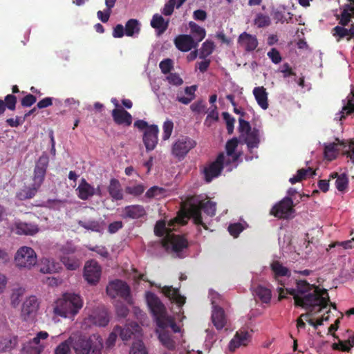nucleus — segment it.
Returning <instances> with one entry per match:
<instances>
[{
	"label": "nucleus",
	"instance_id": "30",
	"mask_svg": "<svg viewBox=\"0 0 354 354\" xmlns=\"http://www.w3.org/2000/svg\"><path fill=\"white\" fill-rule=\"evenodd\" d=\"M17 99L13 94H8L4 100H0V115H3L6 109L14 111L16 109Z\"/></svg>",
	"mask_w": 354,
	"mask_h": 354
},
{
	"label": "nucleus",
	"instance_id": "16",
	"mask_svg": "<svg viewBox=\"0 0 354 354\" xmlns=\"http://www.w3.org/2000/svg\"><path fill=\"white\" fill-rule=\"evenodd\" d=\"M176 47L182 52H187L198 46L194 37L189 35H179L174 39Z\"/></svg>",
	"mask_w": 354,
	"mask_h": 354
},
{
	"label": "nucleus",
	"instance_id": "9",
	"mask_svg": "<svg viewBox=\"0 0 354 354\" xmlns=\"http://www.w3.org/2000/svg\"><path fill=\"white\" fill-rule=\"evenodd\" d=\"M294 206L291 197L286 196L272 207L270 214L279 218L289 219L293 217Z\"/></svg>",
	"mask_w": 354,
	"mask_h": 354
},
{
	"label": "nucleus",
	"instance_id": "21",
	"mask_svg": "<svg viewBox=\"0 0 354 354\" xmlns=\"http://www.w3.org/2000/svg\"><path fill=\"white\" fill-rule=\"evenodd\" d=\"M238 43L248 52L254 50L258 46L257 37L246 32H243L239 36Z\"/></svg>",
	"mask_w": 354,
	"mask_h": 354
},
{
	"label": "nucleus",
	"instance_id": "26",
	"mask_svg": "<svg viewBox=\"0 0 354 354\" xmlns=\"http://www.w3.org/2000/svg\"><path fill=\"white\" fill-rule=\"evenodd\" d=\"M107 189L113 201H122L124 198L121 184L118 179L111 178Z\"/></svg>",
	"mask_w": 354,
	"mask_h": 354
},
{
	"label": "nucleus",
	"instance_id": "18",
	"mask_svg": "<svg viewBox=\"0 0 354 354\" xmlns=\"http://www.w3.org/2000/svg\"><path fill=\"white\" fill-rule=\"evenodd\" d=\"M19 344L18 337L12 334L0 336V353H11Z\"/></svg>",
	"mask_w": 354,
	"mask_h": 354
},
{
	"label": "nucleus",
	"instance_id": "32",
	"mask_svg": "<svg viewBox=\"0 0 354 354\" xmlns=\"http://www.w3.org/2000/svg\"><path fill=\"white\" fill-rule=\"evenodd\" d=\"M151 26L157 30L158 35H161L167 29L169 21H166L162 16L159 14H155L151 21Z\"/></svg>",
	"mask_w": 354,
	"mask_h": 354
},
{
	"label": "nucleus",
	"instance_id": "37",
	"mask_svg": "<svg viewBox=\"0 0 354 354\" xmlns=\"http://www.w3.org/2000/svg\"><path fill=\"white\" fill-rule=\"evenodd\" d=\"M315 174V171H314L311 167H308L306 169L302 168L299 169L297 171V175L290 178L289 181L292 184H295L296 183L300 182L306 179L308 176H313Z\"/></svg>",
	"mask_w": 354,
	"mask_h": 354
},
{
	"label": "nucleus",
	"instance_id": "20",
	"mask_svg": "<svg viewBox=\"0 0 354 354\" xmlns=\"http://www.w3.org/2000/svg\"><path fill=\"white\" fill-rule=\"evenodd\" d=\"M146 214V210L142 205H130L124 208L122 216L124 218L138 219L144 217Z\"/></svg>",
	"mask_w": 354,
	"mask_h": 354
},
{
	"label": "nucleus",
	"instance_id": "22",
	"mask_svg": "<svg viewBox=\"0 0 354 354\" xmlns=\"http://www.w3.org/2000/svg\"><path fill=\"white\" fill-rule=\"evenodd\" d=\"M162 292L179 307H181L185 302V297L180 295L178 288H174L172 286H164L162 288Z\"/></svg>",
	"mask_w": 354,
	"mask_h": 354
},
{
	"label": "nucleus",
	"instance_id": "36",
	"mask_svg": "<svg viewBox=\"0 0 354 354\" xmlns=\"http://www.w3.org/2000/svg\"><path fill=\"white\" fill-rule=\"evenodd\" d=\"M140 31V24L136 19L128 20L125 24V35L128 37H133L138 35Z\"/></svg>",
	"mask_w": 354,
	"mask_h": 354
},
{
	"label": "nucleus",
	"instance_id": "54",
	"mask_svg": "<svg viewBox=\"0 0 354 354\" xmlns=\"http://www.w3.org/2000/svg\"><path fill=\"white\" fill-rule=\"evenodd\" d=\"M222 115L226 123L227 133L232 134L234 131V118L227 112H223Z\"/></svg>",
	"mask_w": 354,
	"mask_h": 354
},
{
	"label": "nucleus",
	"instance_id": "13",
	"mask_svg": "<svg viewBox=\"0 0 354 354\" xmlns=\"http://www.w3.org/2000/svg\"><path fill=\"white\" fill-rule=\"evenodd\" d=\"M101 272V267L97 261L90 260L86 262L84 268V277L89 284H96L100 279Z\"/></svg>",
	"mask_w": 354,
	"mask_h": 354
},
{
	"label": "nucleus",
	"instance_id": "27",
	"mask_svg": "<svg viewBox=\"0 0 354 354\" xmlns=\"http://www.w3.org/2000/svg\"><path fill=\"white\" fill-rule=\"evenodd\" d=\"M16 233L19 235L32 236L39 232L37 225L25 222H17L15 223Z\"/></svg>",
	"mask_w": 354,
	"mask_h": 354
},
{
	"label": "nucleus",
	"instance_id": "63",
	"mask_svg": "<svg viewBox=\"0 0 354 354\" xmlns=\"http://www.w3.org/2000/svg\"><path fill=\"white\" fill-rule=\"evenodd\" d=\"M205 104L203 101H198L191 104V110L196 113H201L205 112Z\"/></svg>",
	"mask_w": 354,
	"mask_h": 354
},
{
	"label": "nucleus",
	"instance_id": "8",
	"mask_svg": "<svg viewBox=\"0 0 354 354\" xmlns=\"http://www.w3.org/2000/svg\"><path fill=\"white\" fill-rule=\"evenodd\" d=\"M196 142L187 136H181L173 143L171 154L178 160H183L187 153L196 146Z\"/></svg>",
	"mask_w": 354,
	"mask_h": 354
},
{
	"label": "nucleus",
	"instance_id": "53",
	"mask_svg": "<svg viewBox=\"0 0 354 354\" xmlns=\"http://www.w3.org/2000/svg\"><path fill=\"white\" fill-rule=\"evenodd\" d=\"M115 331L117 332L118 335H120L123 341L129 339L133 335V332L127 326L122 328L117 326L115 327Z\"/></svg>",
	"mask_w": 354,
	"mask_h": 354
},
{
	"label": "nucleus",
	"instance_id": "44",
	"mask_svg": "<svg viewBox=\"0 0 354 354\" xmlns=\"http://www.w3.org/2000/svg\"><path fill=\"white\" fill-rule=\"evenodd\" d=\"M257 297L263 303H270L272 298V293L270 289L263 286H259L256 290Z\"/></svg>",
	"mask_w": 354,
	"mask_h": 354
},
{
	"label": "nucleus",
	"instance_id": "28",
	"mask_svg": "<svg viewBox=\"0 0 354 354\" xmlns=\"http://www.w3.org/2000/svg\"><path fill=\"white\" fill-rule=\"evenodd\" d=\"M76 191L78 192V197L82 200H87L95 195V188L84 178H82Z\"/></svg>",
	"mask_w": 354,
	"mask_h": 354
},
{
	"label": "nucleus",
	"instance_id": "3",
	"mask_svg": "<svg viewBox=\"0 0 354 354\" xmlns=\"http://www.w3.org/2000/svg\"><path fill=\"white\" fill-rule=\"evenodd\" d=\"M48 165V158L46 156H41L39 158L34 169L33 183L31 186L26 187L17 193L16 196L19 200L30 199L36 195L45 179Z\"/></svg>",
	"mask_w": 354,
	"mask_h": 354
},
{
	"label": "nucleus",
	"instance_id": "51",
	"mask_svg": "<svg viewBox=\"0 0 354 354\" xmlns=\"http://www.w3.org/2000/svg\"><path fill=\"white\" fill-rule=\"evenodd\" d=\"M71 348V342H69L68 337L56 347L55 354H69Z\"/></svg>",
	"mask_w": 354,
	"mask_h": 354
},
{
	"label": "nucleus",
	"instance_id": "61",
	"mask_svg": "<svg viewBox=\"0 0 354 354\" xmlns=\"http://www.w3.org/2000/svg\"><path fill=\"white\" fill-rule=\"evenodd\" d=\"M267 55L274 64H279L281 61L280 53L275 48H272Z\"/></svg>",
	"mask_w": 354,
	"mask_h": 354
},
{
	"label": "nucleus",
	"instance_id": "29",
	"mask_svg": "<svg viewBox=\"0 0 354 354\" xmlns=\"http://www.w3.org/2000/svg\"><path fill=\"white\" fill-rule=\"evenodd\" d=\"M253 95L259 106L266 110L268 108V93L263 86H257L253 89Z\"/></svg>",
	"mask_w": 354,
	"mask_h": 354
},
{
	"label": "nucleus",
	"instance_id": "43",
	"mask_svg": "<svg viewBox=\"0 0 354 354\" xmlns=\"http://www.w3.org/2000/svg\"><path fill=\"white\" fill-rule=\"evenodd\" d=\"M239 140L236 138H233L228 140L225 145L227 155L232 157L234 162L236 161L239 156L234 153V151L238 146Z\"/></svg>",
	"mask_w": 354,
	"mask_h": 354
},
{
	"label": "nucleus",
	"instance_id": "59",
	"mask_svg": "<svg viewBox=\"0 0 354 354\" xmlns=\"http://www.w3.org/2000/svg\"><path fill=\"white\" fill-rule=\"evenodd\" d=\"M160 68L162 73H169L173 68V62L170 59H165L160 62Z\"/></svg>",
	"mask_w": 354,
	"mask_h": 354
},
{
	"label": "nucleus",
	"instance_id": "1",
	"mask_svg": "<svg viewBox=\"0 0 354 354\" xmlns=\"http://www.w3.org/2000/svg\"><path fill=\"white\" fill-rule=\"evenodd\" d=\"M293 296L295 305L305 309L317 308L318 312L327 307L329 295L327 290L310 284L306 280H297L296 288H279V300L286 299L284 292Z\"/></svg>",
	"mask_w": 354,
	"mask_h": 354
},
{
	"label": "nucleus",
	"instance_id": "10",
	"mask_svg": "<svg viewBox=\"0 0 354 354\" xmlns=\"http://www.w3.org/2000/svg\"><path fill=\"white\" fill-rule=\"evenodd\" d=\"M106 293L111 298L118 297L127 303H131L130 288L121 280L116 279L110 282L106 286Z\"/></svg>",
	"mask_w": 354,
	"mask_h": 354
},
{
	"label": "nucleus",
	"instance_id": "12",
	"mask_svg": "<svg viewBox=\"0 0 354 354\" xmlns=\"http://www.w3.org/2000/svg\"><path fill=\"white\" fill-rule=\"evenodd\" d=\"M225 155L221 153L216 160L204 167L203 174L206 183H210L214 178L219 176L223 169Z\"/></svg>",
	"mask_w": 354,
	"mask_h": 354
},
{
	"label": "nucleus",
	"instance_id": "46",
	"mask_svg": "<svg viewBox=\"0 0 354 354\" xmlns=\"http://www.w3.org/2000/svg\"><path fill=\"white\" fill-rule=\"evenodd\" d=\"M145 190V187L142 184H138L133 186H127L124 189L126 194L134 197L140 196Z\"/></svg>",
	"mask_w": 354,
	"mask_h": 354
},
{
	"label": "nucleus",
	"instance_id": "6",
	"mask_svg": "<svg viewBox=\"0 0 354 354\" xmlns=\"http://www.w3.org/2000/svg\"><path fill=\"white\" fill-rule=\"evenodd\" d=\"M82 306L83 301L79 295L68 292L57 301L54 312L61 317H68L76 315Z\"/></svg>",
	"mask_w": 354,
	"mask_h": 354
},
{
	"label": "nucleus",
	"instance_id": "57",
	"mask_svg": "<svg viewBox=\"0 0 354 354\" xmlns=\"http://www.w3.org/2000/svg\"><path fill=\"white\" fill-rule=\"evenodd\" d=\"M243 229V226L240 223H232L228 226V232L234 237H237Z\"/></svg>",
	"mask_w": 354,
	"mask_h": 354
},
{
	"label": "nucleus",
	"instance_id": "19",
	"mask_svg": "<svg viewBox=\"0 0 354 354\" xmlns=\"http://www.w3.org/2000/svg\"><path fill=\"white\" fill-rule=\"evenodd\" d=\"M114 122L118 125L130 126L132 123L131 115L123 108H115L111 112Z\"/></svg>",
	"mask_w": 354,
	"mask_h": 354
},
{
	"label": "nucleus",
	"instance_id": "4",
	"mask_svg": "<svg viewBox=\"0 0 354 354\" xmlns=\"http://www.w3.org/2000/svg\"><path fill=\"white\" fill-rule=\"evenodd\" d=\"M188 205V212L193 218L195 224L205 226L203 222L201 212L210 216L216 214V203L210 200H199L197 196H189L186 201Z\"/></svg>",
	"mask_w": 354,
	"mask_h": 354
},
{
	"label": "nucleus",
	"instance_id": "34",
	"mask_svg": "<svg viewBox=\"0 0 354 354\" xmlns=\"http://www.w3.org/2000/svg\"><path fill=\"white\" fill-rule=\"evenodd\" d=\"M347 99L346 104L343 106L342 111L337 114L336 118H338L339 120H342L346 115L354 113V89L351 91V96L348 95Z\"/></svg>",
	"mask_w": 354,
	"mask_h": 354
},
{
	"label": "nucleus",
	"instance_id": "31",
	"mask_svg": "<svg viewBox=\"0 0 354 354\" xmlns=\"http://www.w3.org/2000/svg\"><path fill=\"white\" fill-rule=\"evenodd\" d=\"M336 140L339 142L338 144L333 142V143H330L328 145H326L324 147V158L328 160L331 161L336 158L337 151H338V149L337 148L338 145H340L343 146L344 147H347L346 142L344 140L339 141V139H336Z\"/></svg>",
	"mask_w": 354,
	"mask_h": 354
},
{
	"label": "nucleus",
	"instance_id": "15",
	"mask_svg": "<svg viewBox=\"0 0 354 354\" xmlns=\"http://www.w3.org/2000/svg\"><path fill=\"white\" fill-rule=\"evenodd\" d=\"M159 129L157 125H150L144 132L143 142L147 151L153 150L158 141Z\"/></svg>",
	"mask_w": 354,
	"mask_h": 354
},
{
	"label": "nucleus",
	"instance_id": "2",
	"mask_svg": "<svg viewBox=\"0 0 354 354\" xmlns=\"http://www.w3.org/2000/svg\"><path fill=\"white\" fill-rule=\"evenodd\" d=\"M146 301L157 326L156 333L159 342L167 350L174 351L176 344L167 329L169 328L174 333H177L180 332V327L167 315L165 306L155 294L148 292L146 294Z\"/></svg>",
	"mask_w": 354,
	"mask_h": 354
},
{
	"label": "nucleus",
	"instance_id": "52",
	"mask_svg": "<svg viewBox=\"0 0 354 354\" xmlns=\"http://www.w3.org/2000/svg\"><path fill=\"white\" fill-rule=\"evenodd\" d=\"M44 348V346H35L28 342L23 347V351L26 354H41Z\"/></svg>",
	"mask_w": 354,
	"mask_h": 354
},
{
	"label": "nucleus",
	"instance_id": "33",
	"mask_svg": "<svg viewBox=\"0 0 354 354\" xmlns=\"http://www.w3.org/2000/svg\"><path fill=\"white\" fill-rule=\"evenodd\" d=\"M90 319L94 325L100 327L106 326L109 322V315L106 310L93 313Z\"/></svg>",
	"mask_w": 354,
	"mask_h": 354
},
{
	"label": "nucleus",
	"instance_id": "60",
	"mask_svg": "<svg viewBox=\"0 0 354 354\" xmlns=\"http://www.w3.org/2000/svg\"><path fill=\"white\" fill-rule=\"evenodd\" d=\"M176 4V0H169V1L165 4L162 13L165 16H170L174 12Z\"/></svg>",
	"mask_w": 354,
	"mask_h": 354
},
{
	"label": "nucleus",
	"instance_id": "7",
	"mask_svg": "<svg viewBox=\"0 0 354 354\" xmlns=\"http://www.w3.org/2000/svg\"><path fill=\"white\" fill-rule=\"evenodd\" d=\"M15 262L20 270H30L37 263V254L32 248L23 246L17 250Z\"/></svg>",
	"mask_w": 354,
	"mask_h": 354
},
{
	"label": "nucleus",
	"instance_id": "23",
	"mask_svg": "<svg viewBox=\"0 0 354 354\" xmlns=\"http://www.w3.org/2000/svg\"><path fill=\"white\" fill-rule=\"evenodd\" d=\"M60 260L68 270H75L80 266V260L77 255L74 254V250L71 252H64L63 255L60 257Z\"/></svg>",
	"mask_w": 354,
	"mask_h": 354
},
{
	"label": "nucleus",
	"instance_id": "50",
	"mask_svg": "<svg viewBox=\"0 0 354 354\" xmlns=\"http://www.w3.org/2000/svg\"><path fill=\"white\" fill-rule=\"evenodd\" d=\"M254 25L258 28H264L270 24V19L268 15L259 13L257 14L254 19Z\"/></svg>",
	"mask_w": 354,
	"mask_h": 354
},
{
	"label": "nucleus",
	"instance_id": "64",
	"mask_svg": "<svg viewBox=\"0 0 354 354\" xmlns=\"http://www.w3.org/2000/svg\"><path fill=\"white\" fill-rule=\"evenodd\" d=\"M6 122L7 125L10 127H17L21 125L24 122V120L22 117L17 115L15 118H8Z\"/></svg>",
	"mask_w": 354,
	"mask_h": 354
},
{
	"label": "nucleus",
	"instance_id": "11",
	"mask_svg": "<svg viewBox=\"0 0 354 354\" xmlns=\"http://www.w3.org/2000/svg\"><path fill=\"white\" fill-rule=\"evenodd\" d=\"M154 233L158 236H163L166 235L168 240H162L159 243H188L185 236L183 235L175 234L168 232L166 227L165 221L159 220L156 222L154 227Z\"/></svg>",
	"mask_w": 354,
	"mask_h": 354
},
{
	"label": "nucleus",
	"instance_id": "42",
	"mask_svg": "<svg viewBox=\"0 0 354 354\" xmlns=\"http://www.w3.org/2000/svg\"><path fill=\"white\" fill-rule=\"evenodd\" d=\"M39 271L44 274H50L57 270L55 264L49 259L43 258L39 264Z\"/></svg>",
	"mask_w": 354,
	"mask_h": 354
},
{
	"label": "nucleus",
	"instance_id": "5",
	"mask_svg": "<svg viewBox=\"0 0 354 354\" xmlns=\"http://www.w3.org/2000/svg\"><path fill=\"white\" fill-rule=\"evenodd\" d=\"M69 342L75 354H102L103 343L100 337L93 342L84 335L73 334L69 337Z\"/></svg>",
	"mask_w": 354,
	"mask_h": 354
},
{
	"label": "nucleus",
	"instance_id": "40",
	"mask_svg": "<svg viewBox=\"0 0 354 354\" xmlns=\"http://www.w3.org/2000/svg\"><path fill=\"white\" fill-rule=\"evenodd\" d=\"M189 27L191 30V32L193 35V37L196 40L195 42H198V44L205 37L206 31L205 28L201 27L195 22L190 21L189 23Z\"/></svg>",
	"mask_w": 354,
	"mask_h": 354
},
{
	"label": "nucleus",
	"instance_id": "49",
	"mask_svg": "<svg viewBox=\"0 0 354 354\" xmlns=\"http://www.w3.org/2000/svg\"><path fill=\"white\" fill-rule=\"evenodd\" d=\"M78 225L86 230H91L92 231L98 232L100 228V223L97 221H79Z\"/></svg>",
	"mask_w": 354,
	"mask_h": 354
},
{
	"label": "nucleus",
	"instance_id": "17",
	"mask_svg": "<svg viewBox=\"0 0 354 354\" xmlns=\"http://www.w3.org/2000/svg\"><path fill=\"white\" fill-rule=\"evenodd\" d=\"M251 340V335L247 330L238 331L234 337L230 342V351L234 352L242 346H247Z\"/></svg>",
	"mask_w": 354,
	"mask_h": 354
},
{
	"label": "nucleus",
	"instance_id": "55",
	"mask_svg": "<svg viewBox=\"0 0 354 354\" xmlns=\"http://www.w3.org/2000/svg\"><path fill=\"white\" fill-rule=\"evenodd\" d=\"M129 354H147V350L141 341L134 342Z\"/></svg>",
	"mask_w": 354,
	"mask_h": 354
},
{
	"label": "nucleus",
	"instance_id": "24",
	"mask_svg": "<svg viewBox=\"0 0 354 354\" xmlns=\"http://www.w3.org/2000/svg\"><path fill=\"white\" fill-rule=\"evenodd\" d=\"M160 249L173 258H182L189 245H158Z\"/></svg>",
	"mask_w": 354,
	"mask_h": 354
},
{
	"label": "nucleus",
	"instance_id": "47",
	"mask_svg": "<svg viewBox=\"0 0 354 354\" xmlns=\"http://www.w3.org/2000/svg\"><path fill=\"white\" fill-rule=\"evenodd\" d=\"M348 185V178L346 174H342L335 180V187L339 192H344Z\"/></svg>",
	"mask_w": 354,
	"mask_h": 354
},
{
	"label": "nucleus",
	"instance_id": "38",
	"mask_svg": "<svg viewBox=\"0 0 354 354\" xmlns=\"http://www.w3.org/2000/svg\"><path fill=\"white\" fill-rule=\"evenodd\" d=\"M353 17H354V6L350 4H345L341 13L339 24L342 26H346L349 24Z\"/></svg>",
	"mask_w": 354,
	"mask_h": 354
},
{
	"label": "nucleus",
	"instance_id": "25",
	"mask_svg": "<svg viewBox=\"0 0 354 354\" xmlns=\"http://www.w3.org/2000/svg\"><path fill=\"white\" fill-rule=\"evenodd\" d=\"M212 322L216 329L222 330L226 326V317L225 311L222 308L216 306L212 313Z\"/></svg>",
	"mask_w": 354,
	"mask_h": 354
},
{
	"label": "nucleus",
	"instance_id": "41",
	"mask_svg": "<svg viewBox=\"0 0 354 354\" xmlns=\"http://www.w3.org/2000/svg\"><path fill=\"white\" fill-rule=\"evenodd\" d=\"M214 48L215 45L214 41L211 40H206L203 43L202 46L199 50V58L205 59L213 53Z\"/></svg>",
	"mask_w": 354,
	"mask_h": 354
},
{
	"label": "nucleus",
	"instance_id": "35",
	"mask_svg": "<svg viewBox=\"0 0 354 354\" xmlns=\"http://www.w3.org/2000/svg\"><path fill=\"white\" fill-rule=\"evenodd\" d=\"M244 141L250 149L258 147L260 142L259 130L253 129L247 133Z\"/></svg>",
	"mask_w": 354,
	"mask_h": 354
},
{
	"label": "nucleus",
	"instance_id": "14",
	"mask_svg": "<svg viewBox=\"0 0 354 354\" xmlns=\"http://www.w3.org/2000/svg\"><path fill=\"white\" fill-rule=\"evenodd\" d=\"M39 303L35 296H30L24 302L21 308V317L24 320L33 319L39 310Z\"/></svg>",
	"mask_w": 354,
	"mask_h": 354
},
{
	"label": "nucleus",
	"instance_id": "45",
	"mask_svg": "<svg viewBox=\"0 0 354 354\" xmlns=\"http://www.w3.org/2000/svg\"><path fill=\"white\" fill-rule=\"evenodd\" d=\"M25 292V289L23 288H15L12 290L10 299H11V305L16 308L19 306L21 297L24 296Z\"/></svg>",
	"mask_w": 354,
	"mask_h": 354
},
{
	"label": "nucleus",
	"instance_id": "48",
	"mask_svg": "<svg viewBox=\"0 0 354 354\" xmlns=\"http://www.w3.org/2000/svg\"><path fill=\"white\" fill-rule=\"evenodd\" d=\"M166 189L158 186L150 187L146 192L145 196L148 198H153L156 196H162L166 193Z\"/></svg>",
	"mask_w": 354,
	"mask_h": 354
},
{
	"label": "nucleus",
	"instance_id": "62",
	"mask_svg": "<svg viewBox=\"0 0 354 354\" xmlns=\"http://www.w3.org/2000/svg\"><path fill=\"white\" fill-rule=\"evenodd\" d=\"M48 337V334L47 332L45 331H41L38 333L35 337H34L32 340L29 342L31 344L35 345V346H43L41 344V339H46Z\"/></svg>",
	"mask_w": 354,
	"mask_h": 354
},
{
	"label": "nucleus",
	"instance_id": "58",
	"mask_svg": "<svg viewBox=\"0 0 354 354\" xmlns=\"http://www.w3.org/2000/svg\"><path fill=\"white\" fill-rule=\"evenodd\" d=\"M37 102V97L32 94H27L21 99V105L23 107H30Z\"/></svg>",
	"mask_w": 354,
	"mask_h": 354
},
{
	"label": "nucleus",
	"instance_id": "39",
	"mask_svg": "<svg viewBox=\"0 0 354 354\" xmlns=\"http://www.w3.org/2000/svg\"><path fill=\"white\" fill-rule=\"evenodd\" d=\"M271 270L273 272L275 278L279 277H286L290 275V271L289 269L283 266V264L279 261H274L271 263Z\"/></svg>",
	"mask_w": 354,
	"mask_h": 354
},
{
	"label": "nucleus",
	"instance_id": "56",
	"mask_svg": "<svg viewBox=\"0 0 354 354\" xmlns=\"http://www.w3.org/2000/svg\"><path fill=\"white\" fill-rule=\"evenodd\" d=\"M174 123L171 120H167L163 124V135L162 139L164 140H168L173 131Z\"/></svg>",
	"mask_w": 354,
	"mask_h": 354
}]
</instances>
